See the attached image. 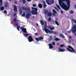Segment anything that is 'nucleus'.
<instances>
[{
    "label": "nucleus",
    "instance_id": "6ab92c4d",
    "mask_svg": "<svg viewBox=\"0 0 76 76\" xmlns=\"http://www.w3.org/2000/svg\"><path fill=\"white\" fill-rule=\"evenodd\" d=\"M40 21V23H41V25H44V21L42 20H41Z\"/></svg>",
    "mask_w": 76,
    "mask_h": 76
},
{
    "label": "nucleus",
    "instance_id": "052dcab7",
    "mask_svg": "<svg viewBox=\"0 0 76 76\" xmlns=\"http://www.w3.org/2000/svg\"><path fill=\"white\" fill-rule=\"evenodd\" d=\"M33 18H34V16H33Z\"/></svg>",
    "mask_w": 76,
    "mask_h": 76
},
{
    "label": "nucleus",
    "instance_id": "5fc2aeb1",
    "mask_svg": "<svg viewBox=\"0 0 76 76\" xmlns=\"http://www.w3.org/2000/svg\"><path fill=\"white\" fill-rule=\"evenodd\" d=\"M15 4H16L17 3V2H16V1H15Z\"/></svg>",
    "mask_w": 76,
    "mask_h": 76
},
{
    "label": "nucleus",
    "instance_id": "2f4dec72",
    "mask_svg": "<svg viewBox=\"0 0 76 76\" xmlns=\"http://www.w3.org/2000/svg\"><path fill=\"white\" fill-rule=\"evenodd\" d=\"M44 12H45V15H46V14H47V13H48V11L46 10V11H45Z\"/></svg>",
    "mask_w": 76,
    "mask_h": 76
},
{
    "label": "nucleus",
    "instance_id": "6e6552de",
    "mask_svg": "<svg viewBox=\"0 0 76 76\" xmlns=\"http://www.w3.org/2000/svg\"><path fill=\"white\" fill-rule=\"evenodd\" d=\"M28 39L29 41V42H32V41H33L34 40H33V38H32V37L31 36H29L28 37Z\"/></svg>",
    "mask_w": 76,
    "mask_h": 76
},
{
    "label": "nucleus",
    "instance_id": "c9c22d12",
    "mask_svg": "<svg viewBox=\"0 0 76 76\" xmlns=\"http://www.w3.org/2000/svg\"><path fill=\"white\" fill-rule=\"evenodd\" d=\"M52 45H55L56 43H55V42H53L52 43Z\"/></svg>",
    "mask_w": 76,
    "mask_h": 76
},
{
    "label": "nucleus",
    "instance_id": "a878e982",
    "mask_svg": "<svg viewBox=\"0 0 76 76\" xmlns=\"http://www.w3.org/2000/svg\"><path fill=\"white\" fill-rule=\"evenodd\" d=\"M53 12L54 14H55L57 13V11H56V10H55L53 9Z\"/></svg>",
    "mask_w": 76,
    "mask_h": 76
},
{
    "label": "nucleus",
    "instance_id": "864d4df0",
    "mask_svg": "<svg viewBox=\"0 0 76 76\" xmlns=\"http://www.w3.org/2000/svg\"><path fill=\"white\" fill-rule=\"evenodd\" d=\"M18 21H19V22H20V20H17V22H18Z\"/></svg>",
    "mask_w": 76,
    "mask_h": 76
},
{
    "label": "nucleus",
    "instance_id": "ea45409f",
    "mask_svg": "<svg viewBox=\"0 0 76 76\" xmlns=\"http://www.w3.org/2000/svg\"><path fill=\"white\" fill-rule=\"evenodd\" d=\"M72 20H73L74 22H75V23H76V20H73L72 19Z\"/></svg>",
    "mask_w": 76,
    "mask_h": 76
},
{
    "label": "nucleus",
    "instance_id": "c756f323",
    "mask_svg": "<svg viewBox=\"0 0 76 76\" xmlns=\"http://www.w3.org/2000/svg\"><path fill=\"white\" fill-rule=\"evenodd\" d=\"M22 1L23 4H25L26 3V0H22Z\"/></svg>",
    "mask_w": 76,
    "mask_h": 76
},
{
    "label": "nucleus",
    "instance_id": "473e14b6",
    "mask_svg": "<svg viewBox=\"0 0 76 76\" xmlns=\"http://www.w3.org/2000/svg\"><path fill=\"white\" fill-rule=\"evenodd\" d=\"M69 13H71V14H73V11L71 10L70 11H69Z\"/></svg>",
    "mask_w": 76,
    "mask_h": 76
},
{
    "label": "nucleus",
    "instance_id": "79ce46f5",
    "mask_svg": "<svg viewBox=\"0 0 76 76\" xmlns=\"http://www.w3.org/2000/svg\"><path fill=\"white\" fill-rule=\"evenodd\" d=\"M35 35L36 36L38 35V33H35Z\"/></svg>",
    "mask_w": 76,
    "mask_h": 76
},
{
    "label": "nucleus",
    "instance_id": "3c124183",
    "mask_svg": "<svg viewBox=\"0 0 76 76\" xmlns=\"http://www.w3.org/2000/svg\"><path fill=\"white\" fill-rule=\"evenodd\" d=\"M36 25L37 26H38V23H36Z\"/></svg>",
    "mask_w": 76,
    "mask_h": 76
},
{
    "label": "nucleus",
    "instance_id": "37998d69",
    "mask_svg": "<svg viewBox=\"0 0 76 76\" xmlns=\"http://www.w3.org/2000/svg\"><path fill=\"white\" fill-rule=\"evenodd\" d=\"M4 13H7V11L6 10H5L4 12Z\"/></svg>",
    "mask_w": 76,
    "mask_h": 76
},
{
    "label": "nucleus",
    "instance_id": "f8f14e48",
    "mask_svg": "<svg viewBox=\"0 0 76 76\" xmlns=\"http://www.w3.org/2000/svg\"><path fill=\"white\" fill-rule=\"evenodd\" d=\"M14 10L15 12H17L18 10V8L17 6L16 5H14Z\"/></svg>",
    "mask_w": 76,
    "mask_h": 76
},
{
    "label": "nucleus",
    "instance_id": "9d476101",
    "mask_svg": "<svg viewBox=\"0 0 76 76\" xmlns=\"http://www.w3.org/2000/svg\"><path fill=\"white\" fill-rule=\"evenodd\" d=\"M20 29L21 30L22 29V31L24 32L25 33H27V31H26V28H24L23 27H21Z\"/></svg>",
    "mask_w": 76,
    "mask_h": 76
},
{
    "label": "nucleus",
    "instance_id": "ddd939ff",
    "mask_svg": "<svg viewBox=\"0 0 76 76\" xmlns=\"http://www.w3.org/2000/svg\"><path fill=\"white\" fill-rule=\"evenodd\" d=\"M15 26H17V29L18 31H20L19 28H20V26H18V23H15Z\"/></svg>",
    "mask_w": 76,
    "mask_h": 76
},
{
    "label": "nucleus",
    "instance_id": "72a5a7b5",
    "mask_svg": "<svg viewBox=\"0 0 76 76\" xmlns=\"http://www.w3.org/2000/svg\"><path fill=\"white\" fill-rule=\"evenodd\" d=\"M48 20L49 21H51V18L50 17H49Z\"/></svg>",
    "mask_w": 76,
    "mask_h": 76
},
{
    "label": "nucleus",
    "instance_id": "58836bf2",
    "mask_svg": "<svg viewBox=\"0 0 76 76\" xmlns=\"http://www.w3.org/2000/svg\"><path fill=\"white\" fill-rule=\"evenodd\" d=\"M55 9L56 10H58V8L56 7H55Z\"/></svg>",
    "mask_w": 76,
    "mask_h": 76
},
{
    "label": "nucleus",
    "instance_id": "8fccbe9b",
    "mask_svg": "<svg viewBox=\"0 0 76 76\" xmlns=\"http://www.w3.org/2000/svg\"><path fill=\"white\" fill-rule=\"evenodd\" d=\"M69 39H72V37H71V36H70L69 37Z\"/></svg>",
    "mask_w": 76,
    "mask_h": 76
},
{
    "label": "nucleus",
    "instance_id": "2eb2a0df",
    "mask_svg": "<svg viewBox=\"0 0 76 76\" xmlns=\"http://www.w3.org/2000/svg\"><path fill=\"white\" fill-rule=\"evenodd\" d=\"M49 48H50V49H52L53 48V45L51 44H49Z\"/></svg>",
    "mask_w": 76,
    "mask_h": 76
},
{
    "label": "nucleus",
    "instance_id": "a211bd4d",
    "mask_svg": "<svg viewBox=\"0 0 76 76\" xmlns=\"http://www.w3.org/2000/svg\"><path fill=\"white\" fill-rule=\"evenodd\" d=\"M60 37H61V38H65L64 36V35H63V34H60Z\"/></svg>",
    "mask_w": 76,
    "mask_h": 76
},
{
    "label": "nucleus",
    "instance_id": "f704fd0d",
    "mask_svg": "<svg viewBox=\"0 0 76 76\" xmlns=\"http://www.w3.org/2000/svg\"><path fill=\"white\" fill-rule=\"evenodd\" d=\"M57 7H58V9H59V10H60V9H61V8H60V7L58 5H57Z\"/></svg>",
    "mask_w": 76,
    "mask_h": 76
},
{
    "label": "nucleus",
    "instance_id": "cd10ccee",
    "mask_svg": "<svg viewBox=\"0 0 76 76\" xmlns=\"http://www.w3.org/2000/svg\"><path fill=\"white\" fill-rule=\"evenodd\" d=\"M55 41H60V39L56 38L55 39Z\"/></svg>",
    "mask_w": 76,
    "mask_h": 76
},
{
    "label": "nucleus",
    "instance_id": "4be33fe9",
    "mask_svg": "<svg viewBox=\"0 0 76 76\" xmlns=\"http://www.w3.org/2000/svg\"><path fill=\"white\" fill-rule=\"evenodd\" d=\"M48 16H51V15H52V13H48Z\"/></svg>",
    "mask_w": 76,
    "mask_h": 76
},
{
    "label": "nucleus",
    "instance_id": "bf43d9fd",
    "mask_svg": "<svg viewBox=\"0 0 76 76\" xmlns=\"http://www.w3.org/2000/svg\"><path fill=\"white\" fill-rule=\"evenodd\" d=\"M53 15H54V16H55V14H54Z\"/></svg>",
    "mask_w": 76,
    "mask_h": 76
},
{
    "label": "nucleus",
    "instance_id": "412c9836",
    "mask_svg": "<svg viewBox=\"0 0 76 76\" xmlns=\"http://www.w3.org/2000/svg\"><path fill=\"white\" fill-rule=\"evenodd\" d=\"M2 0H0V7L3 4V3H2Z\"/></svg>",
    "mask_w": 76,
    "mask_h": 76
},
{
    "label": "nucleus",
    "instance_id": "0eeeda50",
    "mask_svg": "<svg viewBox=\"0 0 76 76\" xmlns=\"http://www.w3.org/2000/svg\"><path fill=\"white\" fill-rule=\"evenodd\" d=\"M44 39V37L42 36H40L38 37V38H35V39L36 41L38 42V41H41L42 40Z\"/></svg>",
    "mask_w": 76,
    "mask_h": 76
},
{
    "label": "nucleus",
    "instance_id": "7ed1b4c3",
    "mask_svg": "<svg viewBox=\"0 0 76 76\" xmlns=\"http://www.w3.org/2000/svg\"><path fill=\"white\" fill-rule=\"evenodd\" d=\"M68 48H66V49L68 51H69L71 53H75V50H74V49L70 46H68Z\"/></svg>",
    "mask_w": 76,
    "mask_h": 76
},
{
    "label": "nucleus",
    "instance_id": "6e6d98bb",
    "mask_svg": "<svg viewBox=\"0 0 76 76\" xmlns=\"http://www.w3.org/2000/svg\"><path fill=\"white\" fill-rule=\"evenodd\" d=\"M52 22H53V23H54V21H53Z\"/></svg>",
    "mask_w": 76,
    "mask_h": 76
},
{
    "label": "nucleus",
    "instance_id": "13d9d810",
    "mask_svg": "<svg viewBox=\"0 0 76 76\" xmlns=\"http://www.w3.org/2000/svg\"><path fill=\"white\" fill-rule=\"evenodd\" d=\"M9 1H11V0H9Z\"/></svg>",
    "mask_w": 76,
    "mask_h": 76
},
{
    "label": "nucleus",
    "instance_id": "1a4fd4ad",
    "mask_svg": "<svg viewBox=\"0 0 76 76\" xmlns=\"http://www.w3.org/2000/svg\"><path fill=\"white\" fill-rule=\"evenodd\" d=\"M72 32L75 33L76 32V25H74L72 27Z\"/></svg>",
    "mask_w": 76,
    "mask_h": 76
},
{
    "label": "nucleus",
    "instance_id": "a19ab883",
    "mask_svg": "<svg viewBox=\"0 0 76 76\" xmlns=\"http://www.w3.org/2000/svg\"><path fill=\"white\" fill-rule=\"evenodd\" d=\"M60 47H64V45H61Z\"/></svg>",
    "mask_w": 76,
    "mask_h": 76
},
{
    "label": "nucleus",
    "instance_id": "4468645a",
    "mask_svg": "<svg viewBox=\"0 0 76 76\" xmlns=\"http://www.w3.org/2000/svg\"><path fill=\"white\" fill-rule=\"evenodd\" d=\"M4 6L6 8H7V7H9V4L8 3H5Z\"/></svg>",
    "mask_w": 76,
    "mask_h": 76
},
{
    "label": "nucleus",
    "instance_id": "f3484780",
    "mask_svg": "<svg viewBox=\"0 0 76 76\" xmlns=\"http://www.w3.org/2000/svg\"><path fill=\"white\" fill-rule=\"evenodd\" d=\"M43 3H44L43 4V7L44 8H45L46 7H47V5L45 4V1H43Z\"/></svg>",
    "mask_w": 76,
    "mask_h": 76
},
{
    "label": "nucleus",
    "instance_id": "e433bc0d",
    "mask_svg": "<svg viewBox=\"0 0 76 76\" xmlns=\"http://www.w3.org/2000/svg\"><path fill=\"white\" fill-rule=\"evenodd\" d=\"M54 29V27L50 28V30H53V29Z\"/></svg>",
    "mask_w": 76,
    "mask_h": 76
},
{
    "label": "nucleus",
    "instance_id": "b1692460",
    "mask_svg": "<svg viewBox=\"0 0 76 76\" xmlns=\"http://www.w3.org/2000/svg\"><path fill=\"white\" fill-rule=\"evenodd\" d=\"M23 35H24V37H28V35H29L28 34H23Z\"/></svg>",
    "mask_w": 76,
    "mask_h": 76
},
{
    "label": "nucleus",
    "instance_id": "7c9ffc66",
    "mask_svg": "<svg viewBox=\"0 0 76 76\" xmlns=\"http://www.w3.org/2000/svg\"><path fill=\"white\" fill-rule=\"evenodd\" d=\"M22 16L23 17L25 16V12H23V14L22 15Z\"/></svg>",
    "mask_w": 76,
    "mask_h": 76
},
{
    "label": "nucleus",
    "instance_id": "49530a36",
    "mask_svg": "<svg viewBox=\"0 0 76 76\" xmlns=\"http://www.w3.org/2000/svg\"><path fill=\"white\" fill-rule=\"evenodd\" d=\"M16 13L14 14V15H13V17H15V16H16Z\"/></svg>",
    "mask_w": 76,
    "mask_h": 76
},
{
    "label": "nucleus",
    "instance_id": "dca6fc26",
    "mask_svg": "<svg viewBox=\"0 0 76 76\" xmlns=\"http://www.w3.org/2000/svg\"><path fill=\"white\" fill-rule=\"evenodd\" d=\"M65 50L64 49H60L59 50V52H64V51H65Z\"/></svg>",
    "mask_w": 76,
    "mask_h": 76
},
{
    "label": "nucleus",
    "instance_id": "9b49d317",
    "mask_svg": "<svg viewBox=\"0 0 76 76\" xmlns=\"http://www.w3.org/2000/svg\"><path fill=\"white\" fill-rule=\"evenodd\" d=\"M30 16H31V12H29V13H27L26 15V18L27 19L29 18Z\"/></svg>",
    "mask_w": 76,
    "mask_h": 76
},
{
    "label": "nucleus",
    "instance_id": "c85d7f7f",
    "mask_svg": "<svg viewBox=\"0 0 76 76\" xmlns=\"http://www.w3.org/2000/svg\"><path fill=\"white\" fill-rule=\"evenodd\" d=\"M0 9L1 10H4V7H1Z\"/></svg>",
    "mask_w": 76,
    "mask_h": 76
},
{
    "label": "nucleus",
    "instance_id": "a18cd8bd",
    "mask_svg": "<svg viewBox=\"0 0 76 76\" xmlns=\"http://www.w3.org/2000/svg\"><path fill=\"white\" fill-rule=\"evenodd\" d=\"M61 13L62 14L63 13V10L61 11Z\"/></svg>",
    "mask_w": 76,
    "mask_h": 76
},
{
    "label": "nucleus",
    "instance_id": "09e8293b",
    "mask_svg": "<svg viewBox=\"0 0 76 76\" xmlns=\"http://www.w3.org/2000/svg\"><path fill=\"white\" fill-rule=\"evenodd\" d=\"M27 1H31V0H26Z\"/></svg>",
    "mask_w": 76,
    "mask_h": 76
},
{
    "label": "nucleus",
    "instance_id": "4d7b16f0",
    "mask_svg": "<svg viewBox=\"0 0 76 76\" xmlns=\"http://www.w3.org/2000/svg\"><path fill=\"white\" fill-rule=\"evenodd\" d=\"M68 33H69V32H70V31H68Z\"/></svg>",
    "mask_w": 76,
    "mask_h": 76
},
{
    "label": "nucleus",
    "instance_id": "e2e57ef3",
    "mask_svg": "<svg viewBox=\"0 0 76 76\" xmlns=\"http://www.w3.org/2000/svg\"><path fill=\"white\" fill-rule=\"evenodd\" d=\"M56 20H57V19H56Z\"/></svg>",
    "mask_w": 76,
    "mask_h": 76
},
{
    "label": "nucleus",
    "instance_id": "c03bdc74",
    "mask_svg": "<svg viewBox=\"0 0 76 76\" xmlns=\"http://www.w3.org/2000/svg\"><path fill=\"white\" fill-rule=\"evenodd\" d=\"M33 7H35L36 6V5H35V4H33Z\"/></svg>",
    "mask_w": 76,
    "mask_h": 76
},
{
    "label": "nucleus",
    "instance_id": "de8ad7c7",
    "mask_svg": "<svg viewBox=\"0 0 76 76\" xmlns=\"http://www.w3.org/2000/svg\"><path fill=\"white\" fill-rule=\"evenodd\" d=\"M69 42H72V41H71V40H70V39H69Z\"/></svg>",
    "mask_w": 76,
    "mask_h": 76
},
{
    "label": "nucleus",
    "instance_id": "423d86ee",
    "mask_svg": "<svg viewBox=\"0 0 76 76\" xmlns=\"http://www.w3.org/2000/svg\"><path fill=\"white\" fill-rule=\"evenodd\" d=\"M46 1L48 5H51L52 4L54 3V0H46Z\"/></svg>",
    "mask_w": 76,
    "mask_h": 76
},
{
    "label": "nucleus",
    "instance_id": "aec40b11",
    "mask_svg": "<svg viewBox=\"0 0 76 76\" xmlns=\"http://www.w3.org/2000/svg\"><path fill=\"white\" fill-rule=\"evenodd\" d=\"M38 7L39 8L41 9L42 7V4H39Z\"/></svg>",
    "mask_w": 76,
    "mask_h": 76
},
{
    "label": "nucleus",
    "instance_id": "0e129e2a",
    "mask_svg": "<svg viewBox=\"0 0 76 76\" xmlns=\"http://www.w3.org/2000/svg\"><path fill=\"white\" fill-rule=\"evenodd\" d=\"M63 33V32H62Z\"/></svg>",
    "mask_w": 76,
    "mask_h": 76
},
{
    "label": "nucleus",
    "instance_id": "680f3d73",
    "mask_svg": "<svg viewBox=\"0 0 76 76\" xmlns=\"http://www.w3.org/2000/svg\"><path fill=\"white\" fill-rule=\"evenodd\" d=\"M57 45H58V44H57Z\"/></svg>",
    "mask_w": 76,
    "mask_h": 76
},
{
    "label": "nucleus",
    "instance_id": "393cba45",
    "mask_svg": "<svg viewBox=\"0 0 76 76\" xmlns=\"http://www.w3.org/2000/svg\"><path fill=\"white\" fill-rule=\"evenodd\" d=\"M17 21V19L16 18H14L13 19V22H15Z\"/></svg>",
    "mask_w": 76,
    "mask_h": 76
},
{
    "label": "nucleus",
    "instance_id": "f03ea898",
    "mask_svg": "<svg viewBox=\"0 0 76 76\" xmlns=\"http://www.w3.org/2000/svg\"><path fill=\"white\" fill-rule=\"evenodd\" d=\"M47 27V22L45 21V26H44V30L45 32L47 34L49 33V34H57V32H54L53 31L50 30L48 29H47L46 28Z\"/></svg>",
    "mask_w": 76,
    "mask_h": 76
},
{
    "label": "nucleus",
    "instance_id": "f257e3e1",
    "mask_svg": "<svg viewBox=\"0 0 76 76\" xmlns=\"http://www.w3.org/2000/svg\"><path fill=\"white\" fill-rule=\"evenodd\" d=\"M58 1L60 6L65 10H69L70 6V0H58Z\"/></svg>",
    "mask_w": 76,
    "mask_h": 76
},
{
    "label": "nucleus",
    "instance_id": "39448f33",
    "mask_svg": "<svg viewBox=\"0 0 76 76\" xmlns=\"http://www.w3.org/2000/svg\"><path fill=\"white\" fill-rule=\"evenodd\" d=\"M22 8L23 10H26V11H27V12H31V9L29 7H27L26 8L25 7H23Z\"/></svg>",
    "mask_w": 76,
    "mask_h": 76
},
{
    "label": "nucleus",
    "instance_id": "20e7f679",
    "mask_svg": "<svg viewBox=\"0 0 76 76\" xmlns=\"http://www.w3.org/2000/svg\"><path fill=\"white\" fill-rule=\"evenodd\" d=\"M32 9H34V10H33L31 11L32 14V15H38V12H37L38 9L36 8H34L33 7H32Z\"/></svg>",
    "mask_w": 76,
    "mask_h": 76
},
{
    "label": "nucleus",
    "instance_id": "5701e85b",
    "mask_svg": "<svg viewBox=\"0 0 76 76\" xmlns=\"http://www.w3.org/2000/svg\"><path fill=\"white\" fill-rule=\"evenodd\" d=\"M52 38H53V37L52 36H49V41H50L52 40Z\"/></svg>",
    "mask_w": 76,
    "mask_h": 76
},
{
    "label": "nucleus",
    "instance_id": "603ef678",
    "mask_svg": "<svg viewBox=\"0 0 76 76\" xmlns=\"http://www.w3.org/2000/svg\"><path fill=\"white\" fill-rule=\"evenodd\" d=\"M74 35H75V36H76V33H74Z\"/></svg>",
    "mask_w": 76,
    "mask_h": 76
},
{
    "label": "nucleus",
    "instance_id": "4c0bfd02",
    "mask_svg": "<svg viewBox=\"0 0 76 76\" xmlns=\"http://www.w3.org/2000/svg\"><path fill=\"white\" fill-rule=\"evenodd\" d=\"M19 12L20 13V14H21V13H22V10H19Z\"/></svg>",
    "mask_w": 76,
    "mask_h": 76
},
{
    "label": "nucleus",
    "instance_id": "bb28decb",
    "mask_svg": "<svg viewBox=\"0 0 76 76\" xmlns=\"http://www.w3.org/2000/svg\"><path fill=\"white\" fill-rule=\"evenodd\" d=\"M55 23L57 25H58V26L59 25V23H58L57 21L55 20Z\"/></svg>",
    "mask_w": 76,
    "mask_h": 76
}]
</instances>
